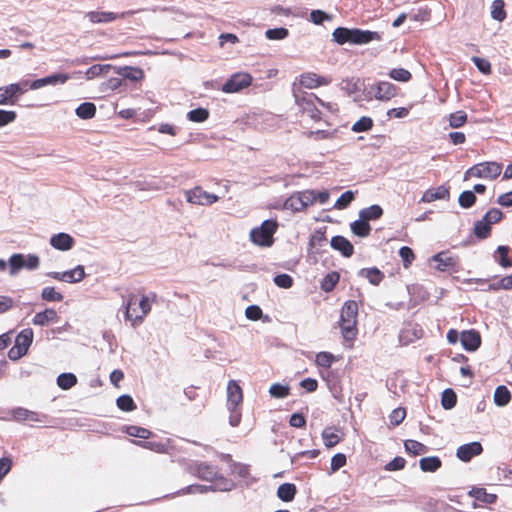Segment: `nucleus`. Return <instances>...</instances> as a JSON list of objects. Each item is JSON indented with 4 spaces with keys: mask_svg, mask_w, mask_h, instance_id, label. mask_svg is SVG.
I'll list each match as a JSON object with an SVG mask.
<instances>
[{
    "mask_svg": "<svg viewBox=\"0 0 512 512\" xmlns=\"http://www.w3.org/2000/svg\"><path fill=\"white\" fill-rule=\"evenodd\" d=\"M156 294H152V299L149 296L143 295L140 299L134 293L127 296L125 305V318L130 321L132 327L140 326L145 317L151 311V305L155 302Z\"/></svg>",
    "mask_w": 512,
    "mask_h": 512,
    "instance_id": "obj_1",
    "label": "nucleus"
},
{
    "mask_svg": "<svg viewBox=\"0 0 512 512\" xmlns=\"http://www.w3.org/2000/svg\"><path fill=\"white\" fill-rule=\"evenodd\" d=\"M277 228L278 223L275 220H265L260 227L251 230L250 239L258 246L270 247L274 242L273 235Z\"/></svg>",
    "mask_w": 512,
    "mask_h": 512,
    "instance_id": "obj_2",
    "label": "nucleus"
},
{
    "mask_svg": "<svg viewBox=\"0 0 512 512\" xmlns=\"http://www.w3.org/2000/svg\"><path fill=\"white\" fill-rule=\"evenodd\" d=\"M502 169V164L498 162L478 163L465 172L464 180L472 177L494 180L501 174Z\"/></svg>",
    "mask_w": 512,
    "mask_h": 512,
    "instance_id": "obj_3",
    "label": "nucleus"
},
{
    "mask_svg": "<svg viewBox=\"0 0 512 512\" xmlns=\"http://www.w3.org/2000/svg\"><path fill=\"white\" fill-rule=\"evenodd\" d=\"M33 341V330L31 328L23 329L15 338L14 346L8 351V357L11 360H18L24 356Z\"/></svg>",
    "mask_w": 512,
    "mask_h": 512,
    "instance_id": "obj_4",
    "label": "nucleus"
},
{
    "mask_svg": "<svg viewBox=\"0 0 512 512\" xmlns=\"http://www.w3.org/2000/svg\"><path fill=\"white\" fill-rule=\"evenodd\" d=\"M399 88L387 81H380L373 84L366 96L367 100L375 98L380 101H389L397 95Z\"/></svg>",
    "mask_w": 512,
    "mask_h": 512,
    "instance_id": "obj_5",
    "label": "nucleus"
},
{
    "mask_svg": "<svg viewBox=\"0 0 512 512\" xmlns=\"http://www.w3.org/2000/svg\"><path fill=\"white\" fill-rule=\"evenodd\" d=\"M314 93H303V94H295V102L299 106V108L307 113L308 116L316 122L322 120V113L316 107L313 101Z\"/></svg>",
    "mask_w": 512,
    "mask_h": 512,
    "instance_id": "obj_6",
    "label": "nucleus"
},
{
    "mask_svg": "<svg viewBox=\"0 0 512 512\" xmlns=\"http://www.w3.org/2000/svg\"><path fill=\"white\" fill-rule=\"evenodd\" d=\"M187 202L194 205H212L219 200L215 194L208 193L202 187L196 186L185 192Z\"/></svg>",
    "mask_w": 512,
    "mask_h": 512,
    "instance_id": "obj_7",
    "label": "nucleus"
},
{
    "mask_svg": "<svg viewBox=\"0 0 512 512\" xmlns=\"http://www.w3.org/2000/svg\"><path fill=\"white\" fill-rule=\"evenodd\" d=\"M252 76L249 73H235L222 86L225 93H236L248 87L252 83Z\"/></svg>",
    "mask_w": 512,
    "mask_h": 512,
    "instance_id": "obj_8",
    "label": "nucleus"
},
{
    "mask_svg": "<svg viewBox=\"0 0 512 512\" xmlns=\"http://www.w3.org/2000/svg\"><path fill=\"white\" fill-rule=\"evenodd\" d=\"M85 269L84 266L78 265L71 270H67L64 272H48L47 276L61 282L66 283H78L85 278Z\"/></svg>",
    "mask_w": 512,
    "mask_h": 512,
    "instance_id": "obj_9",
    "label": "nucleus"
},
{
    "mask_svg": "<svg viewBox=\"0 0 512 512\" xmlns=\"http://www.w3.org/2000/svg\"><path fill=\"white\" fill-rule=\"evenodd\" d=\"M331 78L321 76L315 72H305L299 77V83L301 86L307 89H315L321 86H327L331 83Z\"/></svg>",
    "mask_w": 512,
    "mask_h": 512,
    "instance_id": "obj_10",
    "label": "nucleus"
},
{
    "mask_svg": "<svg viewBox=\"0 0 512 512\" xmlns=\"http://www.w3.org/2000/svg\"><path fill=\"white\" fill-rule=\"evenodd\" d=\"M12 418L21 423H33V422H45L47 416L44 414H40L35 411H30L28 409L18 407L11 410Z\"/></svg>",
    "mask_w": 512,
    "mask_h": 512,
    "instance_id": "obj_11",
    "label": "nucleus"
},
{
    "mask_svg": "<svg viewBox=\"0 0 512 512\" xmlns=\"http://www.w3.org/2000/svg\"><path fill=\"white\" fill-rule=\"evenodd\" d=\"M424 330L419 324H407L399 334V341L402 345H409L423 337Z\"/></svg>",
    "mask_w": 512,
    "mask_h": 512,
    "instance_id": "obj_12",
    "label": "nucleus"
},
{
    "mask_svg": "<svg viewBox=\"0 0 512 512\" xmlns=\"http://www.w3.org/2000/svg\"><path fill=\"white\" fill-rule=\"evenodd\" d=\"M431 262H434V268L439 271H448L451 269H455L458 265V258L456 256H452L449 252H439L431 258Z\"/></svg>",
    "mask_w": 512,
    "mask_h": 512,
    "instance_id": "obj_13",
    "label": "nucleus"
},
{
    "mask_svg": "<svg viewBox=\"0 0 512 512\" xmlns=\"http://www.w3.org/2000/svg\"><path fill=\"white\" fill-rule=\"evenodd\" d=\"M483 447L480 442H471L457 448L456 456L463 462H469L473 457L480 455Z\"/></svg>",
    "mask_w": 512,
    "mask_h": 512,
    "instance_id": "obj_14",
    "label": "nucleus"
},
{
    "mask_svg": "<svg viewBox=\"0 0 512 512\" xmlns=\"http://www.w3.org/2000/svg\"><path fill=\"white\" fill-rule=\"evenodd\" d=\"M460 341L467 351H476L481 345V335L475 329L464 330L461 333Z\"/></svg>",
    "mask_w": 512,
    "mask_h": 512,
    "instance_id": "obj_15",
    "label": "nucleus"
},
{
    "mask_svg": "<svg viewBox=\"0 0 512 512\" xmlns=\"http://www.w3.org/2000/svg\"><path fill=\"white\" fill-rule=\"evenodd\" d=\"M450 197V189L448 186L440 185L438 187L427 189L422 197L420 202L423 203H431L436 200H446Z\"/></svg>",
    "mask_w": 512,
    "mask_h": 512,
    "instance_id": "obj_16",
    "label": "nucleus"
},
{
    "mask_svg": "<svg viewBox=\"0 0 512 512\" xmlns=\"http://www.w3.org/2000/svg\"><path fill=\"white\" fill-rule=\"evenodd\" d=\"M380 39L381 36L378 32L361 30L358 28H353L351 30L350 43L352 44L362 45L372 41H379Z\"/></svg>",
    "mask_w": 512,
    "mask_h": 512,
    "instance_id": "obj_17",
    "label": "nucleus"
},
{
    "mask_svg": "<svg viewBox=\"0 0 512 512\" xmlns=\"http://www.w3.org/2000/svg\"><path fill=\"white\" fill-rule=\"evenodd\" d=\"M243 402V391L235 380L227 385V407H240Z\"/></svg>",
    "mask_w": 512,
    "mask_h": 512,
    "instance_id": "obj_18",
    "label": "nucleus"
},
{
    "mask_svg": "<svg viewBox=\"0 0 512 512\" xmlns=\"http://www.w3.org/2000/svg\"><path fill=\"white\" fill-rule=\"evenodd\" d=\"M75 244L74 238L67 233H58L50 238V245L60 251H68Z\"/></svg>",
    "mask_w": 512,
    "mask_h": 512,
    "instance_id": "obj_19",
    "label": "nucleus"
},
{
    "mask_svg": "<svg viewBox=\"0 0 512 512\" xmlns=\"http://www.w3.org/2000/svg\"><path fill=\"white\" fill-rule=\"evenodd\" d=\"M339 327L345 341L353 342L358 334L357 320L340 319Z\"/></svg>",
    "mask_w": 512,
    "mask_h": 512,
    "instance_id": "obj_20",
    "label": "nucleus"
},
{
    "mask_svg": "<svg viewBox=\"0 0 512 512\" xmlns=\"http://www.w3.org/2000/svg\"><path fill=\"white\" fill-rule=\"evenodd\" d=\"M341 90L349 96H358L364 90V82L359 78H346L341 82Z\"/></svg>",
    "mask_w": 512,
    "mask_h": 512,
    "instance_id": "obj_21",
    "label": "nucleus"
},
{
    "mask_svg": "<svg viewBox=\"0 0 512 512\" xmlns=\"http://www.w3.org/2000/svg\"><path fill=\"white\" fill-rule=\"evenodd\" d=\"M331 247L339 252L344 257H351L354 253V247L351 242L343 236H334L331 239Z\"/></svg>",
    "mask_w": 512,
    "mask_h": 512,
    "instance_id": "obj_22",
    "label": "nucleus"
},
{
    "mask_svg": "<svg viewBox=\"0 0 512 512\" xmlns=\"http://www.w3.org/2000/svg\"><path fill=\"white\" fill-rule=\"evenodd\" d=\"M16 85H6L0 87V105H14L18 101Z\"/></svg>",
    "mask_w": 512,
    "mask_h": 512,
    "instance_id": "obj_23",
    "label": "nucleus"
},
{
    "mask_svg": "<svg viewBox=\"0 0 512 512\" xmlns=\"http://www.w3.org/2000/svg\"><path fill=\"white\" fill-rule=\"evenodd\" d=\"M57 312L52 308H47L42 312H38L35 314L32 322L34 325L45 326L49 323L58 322Z\"/></svg>",
    "mask_w": 512,
    "mask_h": 512,
    "instance_id": "obj_24",
    "label": "nucleus"
},
{
    "mask_svg": "<svg viewBox=\"0 0 512 512\" xmlns=\"http://www.w3.org/2000/svg\"><path fill=\"white\" fill-rule=\"evenodd\" d=\"M194 472L197 476L206 481H212L217 476V470L214 466L207 463H199L195 465Z\"/></svg>",
    "mask_w": 512,
    "mask_h": 512,
    "instance_id": "obj_25",
    "label": "nucleus"
},
{
    "mask_svg": "<svg viewBox=\"0 0 512 512\" xmlns=\"http://www.w3.org/2000/svg\"><path fill=\"white\" fill-rule=\"evenodd\" d=\"M296 493V486L292 483H283L277 489V496L284 502L292 501Z\"/></svg>",
    "mask_w": 512,
    "mask_h": 512,
    "instance_id": "obj_26",
    "label": "nucleus"
},
{
    "mask_svg": "<svg viewBox=\"0 0 512 512\" xmlns=\"http://www.w3.org/2000/svg\"><path fill=\"white\" fill-rule=\"evenodd\" d=\"M419 465L423 472H436L442 466V461L437 456L424 457Z\"/></svg>",
    "mask_w": 512,
    "mask_h": 512,
    "instance_id": "obj_27",
    "label": "nucleus"
},
{
    "mask_svg": "<svg viewBox=\"0 0 512 512\" xmlns=\"http://www.w3.org/2000/svg\"><path fill=\"white\" fill-rule=\"evenodd\" d=\"M359 275L368 279L372 285H379L384 279V274L378 268H363L360 270Z\"/></svg>",
    "mask_w": 512,
    "mask_h": 512,
    "instance_id": "obj_28",
    "label": "nucleus"
},
{
    "mask_svg": "<svg viewBox=\"0 0 512 512\" xmlns=\"http://www.w3.org/2000/svg\"><path fill=\"white\" fill-rule=\"evenodd\" d=\"M358 304L354 300L346 301L341 308L340 319L357 320Z\"/></svg>",
    "mask_w": 512,
    "mask_h": 512,
    "instance_id": "obj_29",
    "label": "nucleus"
},
{
    "mask_svg": "<svg viewBox=\"0 0 512 512\" xmlns=\"http://www.w3.org/2000/svg\"><path fill=\"white\" fill-rule=\"evenodd\" d=\"M87 17L92 23H108L117 19V14L113 12L91 11L87 13Z\"/></svg>",
    "mask_w": 512,
    "mask_h": 512,
    "instance_id": "obj_30",
    "label": "nucleus"
},
{
    "mask_svg": "<svg viewBox=\"0 0 512 512\" xmlns=\"http://www.w3.org/2000/svg\"><path fill=\"white\" fill-rule=\"evenodd\" d=\"M351 231L359 237H367L371 232V226L367 220L360 218L351 223Z\"/></svg>",
    "mask_w": 512,
    "mask_h": 512,
    "instance_id": "obj_31",
    "label": "nucleus"
},
{
    "mask_svg": "<svg viewBox=\"0 0 512 512\" xmlns=\"http://www.w3.org/2000/svg\"><path fill=\"white\" fill-rule=\"evenodd\" d=\"M469 494L476 500L486 504H493L497 500V496L495 494L488 493L485 488H473Z\"/></svg>",
    "mask_w": 512,
    "mask_h": 512,
    "instance_id": "obj_32",
    "label": "nucleus"
},
{
    "mask_svg": "<svg viewBox=\"0 0 512 512\" xmlns=\"http://www.w3.org/2000/svg\"><path fill=\"white\" fill-rule=\"evenodd\" d=\"M96 114V106L92 102H84L76 109V115L84 120L91 119Z\"/></svg>",
    "mask_w": 512,
    "mask_h": 512,
    "instance_id": "obj_33",
    "label": "nucleus"
},
{
    "mask_svg": "<svg viewBox=\"0 0 512 512\" xmlns=\"http://www.w3.org/2000/svg\"><path fill=\"white\" fill-rule=\"evenodd\" d=\"M119 73L125 78L131 81H141L144 79V72L141 68L125 66Z\"/></svg>",
    "mask_w": 512,
    "mask_h": 512,
    "instance_id": "obj_34",
    "label": "nucleus"
},
{
    "mask_svg": "<svg viewBox=\"0 0 512 512\" xmlns=\"http://www.w3.org/2000/svg\"><path fill=\"white\" fill-rule=\"evenodd\" d=\"M511 400L510 391L506 386H498L494 392V402L498 406H505Z\"/></svg>",
    "mask_w": 512,
    "mask_h": 512,
    "instance_id": "obj_35",
    "label": "nucleus"
},
{
    "mask_svg": "<svg viewBox=\"0 0 512 512\" xmlns=\"http://www.w3.org/2000/svg\"><path fill=\"white\" fill-rule=\"evenodd\" d=\"M404 447L408 453L414 456L425 454L428 451V448L424 444L412 439L406 440Z\"/></svg>",
    "mask_w": 512,
    "mask_h": 512,
    "instance_id": "obj_36",
    "label": "nucleus"
},
{
    "mask_svg": "<svg viewBox=\"0 0 512 512\" xmlns=\"http://www.w3.org/2000/svg\"><path fill=\"white\" fill-rule=\"evenodd\" d=\"M340 275L338 272H330L324 276L321 281V289L325 292H331L339 282Z\"/></svg>",
    "mask_w": 512,
    "mask_h": 512,
    "instance_id": "obj_37",
    "label": "nucleus"
},
{
    "mask_svg": "<svg viewBox=\"0 0 512 512\" xmlns=\"http://www.w3.org/2000/svg\"><path fill=\"white\" fill-rule=\"evenodd\" d=\"M383 215V209L379 205H372L360 211V218L367 220H377Z\"/></svg>",
    "mask_w": 512,
    "mask_h": 512,
    "instance_id": "obj_38",
    "label": "nucleus"
},
{
    "mask_svg": "<svg viewBox=\"0 0 512 512\" xmlns=\"http://www.w3.org/2000/svg\"><path fill=\"white\" fill-rule=\"evenodd\" d=\"M473 230H474V235L478 239H486L491 234V226L484 219L478 220L474 224Z\"/></svg>",
    "mask_w": 512,
    "mask_h": 512,
    "instance_id": "obj_39",
    "label": "nucleus"
},
{
    "mask_svg": "<svg viewBox=\"0 0 512 512\" xmlns=\"http://www.w3.org/2000/svg\"><path fill=\"white\" fill-rule=\"evenodd\" d=\"M76 383L77 377L72 373H62L57 378V385L63 390L72 388Z\"/></svg>",
    "mask_w": 512,
    "mask_h": 512,
    "instance_id": "obj_40",
    "label": "nucleus"
},
{
    "mask_svg": "<svg viewBox=\"0 0 512 512\" xmlns=\"http://www.w3.org/2000/svg\"><path fill=\"white\" fill-rule=\"evenodd\" d=\"M209 115L210 113L208 109L199 107L189 111L187 114V118L191 122L201 123L206 121L209 118Z\"/></svg>",
    "mask_w": 512,
    "mask_h": 512,
    "instance_id": "obj_41",
    "label": "nucleus"
},
{
    "mask_svg": "<svg viewBox=\"0 0 512 512\" xmlns=\"http://www.w3.org/2000/svg\"><path fill=\"white\" fill-rule=\"evenodd\" d=\"M10 275H16L21 269L24 268V255L20 253L13 254L9 258Z\"/></svg>",
    "mask_w": 512,
    "mask_h": 512,
    "instance_id": "obj_42",
    "label": "nucleus"
},
{
    "mask_svg": "<svg viewBox=\"0 0 512 512\" xmlns=\"http://www.w3.org/2000/svg\"><path fill=\"white\" fill-rule=\"evenodd\" d=\"M351 30L352 29L345 28V27H338V28H336L334 30L333 34H332L334 41L337 42L340 45H343V44H345L347 42L350 43Z\"/></svg>",
    "mask_w": 512,
    "mask_h": 512,
    "instance_id": "obj_43",
    "label": "nucleus"
},
{
    "mask_svg": "<svg viewBox=\"0 0 512 512\" xmlns=\"http://www.w3.org/2000/svg\"><path fill=\"white\" fill-rule=\"evenodd\" d=\"M322 438L325 446L328 448L334 447L341 440L339 435L332 428L324 429V431L322 432Z\"/></svg>",
    "mask_w": 512,
    "mask_h": 512,
    "instance_id": "obj_44",
    "label": "nucleus"
},
{
    "mask_svg": "<svg viewBox=\"0 0 512 512\" xmlns=\"http://www.w3.org/2000/svg\"><path fill=\"white\" fill-rule=\"evenodd\" d=\"M335 361V357L330 352H319L316 355L315 363L317 366L325 368L326 370H329L332 363Z\"/></svg>",
    "mask_w": 512,
    "mask_h": 512,
    "instance_id": "obj_45",
    "label": "nucleus"
},
{
    "mask_svg": "<svg viewBox=\"0 0 512 512\" xmlns=\"http://www.w3.org/2000/svg\"><path fill=\"white\" fill-rule=\"evenodd\" d=\"M504 1L495 0L491 6V16L493 19L503 21L506 18V11L504 9Z\"/></svg>",
    "mask_w": 512,
    "mask_h": 512,
    "instance_id": "obj_46",
    "label": "nucleus"
},
{
    "mask_svg": "<svg viewBox=\"0 0 512 512\" xmlns=\"http://www.w3.org/2000/svg\"><path fill=\"white\" fill-rule=\"evenodd\" d=\"M510 252V248L508 246H499L497 248V253L499 254L498 263L503 268H511L512 267V258L508 256Z\"/></svg>",
    "mask_w": 512,
    "mask_h": 512,
    "instance_id": "obj_47",
    "label": "nucleus"
},
{
    "mask_svg": "<svg viewBox=\"0 0 512 512\" xmlns=\"http://www.w3.org/2000/svg\"><path fill=\"white\" fill-rule=\"evenodd\" d=\"M476 196L473 191H463L458 198L459 205L462 208H471L476 203Z\"/></svg>",
    "mask_w": 512,
    "mask_h": 512,
    "instance_id": "obj_48",
    "label": "nucleus"
},
{
    "mask_svg": "<svg viewBox=\"0 0 512 512\" xmlns=\"http://www.w3.org/2000/svg\"><path fill=\"white\" fill-rule=\"evenodd\" d=\"M269 393L274 398H286L290 394V388L287 385L275 383L269 388Z\"/></svg>",
    "mask_w": 512,
    "mask_h": 512,
    "instance_id": "obj_49",
    "label": "nucleus"
},
{
    "mask_svg": "<svg viewBox=\"0 0 512 512\" xmlns=\"http://www.w3.org/2000/svg\"><path fill=\"white\" fill-rule=\"evenodd\" d=\"M457 403V396L452 389H446L442 393L441 404L445 409H452Z\"/></svg>",
    "mask_w": 512,
    "mask_h": 512,
    "instance_id": "obj_50",
    "label": "nucleus"
},
{
    "mask_svg": "<svg viewBox=\"0 0 512 512\" xmlns=\"http://www.w3.org/2000/svg\"><path fill=\"white\" fill-rule=\"evenodd\" d=\"M373 127V120L370 117L363 116L352 126V131L359 133L369 131Z\"/></svg>",
    "mask_w": 512,
    "mask_h": 512,
    "instance_id": "obj_51",
    "label": "nucleus"
},
{
    "mask_svg": "<svg viewBox=\"0 0 512 512\" xmlns=\"http://www.w3.org/2000/svg\"><path fill=\"white\" fill-rule=\"evenodd\" d=\"M41 297L45 301L60 302L63 300V295L56 291L54 287H45L42 290Z\"/></svg>",
    "mask_w": 512,
    "mask_h": 512,
    "instance_id": "obj_52",
    "label": "nucleus"
},
{
    "mask_svg": "<svg viewBox=\"0 0 512 512\" xmlns=\"http://www.w3.org/2000/svg\"><path fill=\"white\" fill-rule=\"evenodd\" d=\"M126 432L128 435L140 439H148L152 435V432L150 430L134 425L128 426Z\"/></svg>",
    "mask_w": 512,
    "mask_h": 512,
    "instance_id": "obj_53",
    "label": "nucleus"
},
{
    "mask_svg": "<svg viewBox=\"0 0 512 512\" xmlns=\"http://www.w3.org/2000/svg\"><path fill=\"white\" fill-rule=\"evenodd\" d=\"M320 375L327 382V385L331 390H334L339 386L340 380L334 371H332V370L321 371Z\"/></svg>",
    "mask_w": 512,
    "mask_h": 512,
    "instance_id": "obj_54",
    "label": "nucleus"
},
{
    "mask_svg": "<svg viewBox=\"0 0 512 512\" xmlns=\"http://www.w3.org/2000/svg\"><path fill=\"white\" fill-rule=\"evenodd\" d=\"M389 76L399 82H408L412 78V74L404 68H394L389 72Z\"/></svg>",
    "mask_w": 512,
    "mask_h": 512,
    "instance_id": "obj_55",
    "label": "nucleus"
},
{
    "mask_svg": "<svg viewBox=\"0 0 512 512\" xmlns=\"http://www.w3.org/2000/svg\"><path fill=\"white\" fill-rule=\"evenodd\" d=\"M117 406L122 411H133L136 409V404L131 396L122 395L117 399Z\"/></svg>",
    "mask_w": 512,
    "mask_h": 512,
    "instance_id": "obj_56",
    "label": "nucleus"
},
{
    "mask_svg": "<svg viewBox=\"0 0 512 512\" xmlns=\"http://www.w3.org/2000/svg\"><path fill=\"white\" fill-rule=\"evenodd\" d=\"M406 417V409L403 407H398L394 409L389 415V421L391 426L396 427L400 425Z\"/></svg>",
    "mask_w": 512,
    "mask_h": 512,
    "instance_id": "obj_57",
    "label": "nucleus"
},
{
    "mask_svg": "<svg viewBox=\"0 0 512 512\" xmlns=\"http://www.w3.org/2000/svg\"><path fill=\"white\" fill-rule=\"evenodd\" d=\"M467 121V114L464 111H456L450 114L449 124L453 128H459L463 126Z\"/></svg>",
    "mask_w": 512,
    "mask_h": 512,
    "instance_id": "obj_58",
    "label": "nucleus"
},
{
    "mask_svg": "<svg viewBox=\"0 0 512 512\" xmlns=\"http://www.w3.org/2000/svg\"><path fill=\"white\" fill-rule=\"evenodd\" d=\"M399 256L401 257L405 268H408L415 260V254L413 250L407 246H403L400 248Z\"/></svg>",
    "mask_w": 512,
    "mask_h": 512,
    "instance_id": "obj_59",
    "label": "nucleus"
},
{
    "mask_svg": "<svg viewBox=\"0 0 512 512\" xmlns=\"http://www.w3.org/2000/svg\"><path fill=\"white\" fill-rule=\"evenodd\" d=\"M285 205H286L287 208H289V209H291L293 211L299 212V211L305 210L298 192L294 193L293 195H291L286 200Z\"/></svg>",
    "mask_w": 512,
    "mask_h": 512,
    "instance_id": "obj_60",
    "label": "nucleus"
},
{
    "mask_svg": "<svg viewBox=\"0 0 512 512\" xmlns=\"http://www.w3.org/2000/svg\"><path fill=\"white\" fill-rule=\"evenodd\" d=\"M288 34V30L284 27L268 29L265 32V36L269 40H282L285 39L288 36Z\"/></svg>",
    "mask_w": 512,
    "mask_h": 512,
    "instance_id": "obj_61",
    "label": "nucleus"
},
{
    "mask_svg": "<svg viewBox=\"0 0 512 512\" xmlns=\"http://www.w3.org/2000/svg\"><path fill=\"white\" fill-rule=\"evenodd\" d=\"M347 463L346 455L343 453L335 454L331 459L330 470L331 473H335L340 468L344 467Z\"/></svg>",
    "mask_w": 512,
    "mask_h": 512,
    "instance_id": "obj_62",
    "label": "nucleus"
},
{
    "mask_svg": "<svg viewBox=\"0 0 512 512\" xmlns=\"http://www.w3.org/2000/svg\"><path fill=\"white\" fill-rule=\"evenodd\" d=\"M110 65H100L95 64L89 67L85 73L87 79H94L100 76L104 71H108L110 69Z\"/></svg>",
    "mask_w": 512,
    "mask_h": 512,
    "instance_id": "obj_63",
    "label": "nucleus"
},
{
    "mask_svg": "<svg viewBox=\"0 0 512 512\" xmlns=\"http://www.w3.org/2000/svg\"><path fill=\"white\" fill-rule=\"evenodd\" d=\"M502 217L503 213L501 210L497 208H491L486 212L482 219H484L490 226H492V224L499 222Z\"/></svg>",
    "mask_w": 512,
    "mask_h": 512,
    "instance_id": "obj_64",
    "label": "nucleus"
}]
</instances>
